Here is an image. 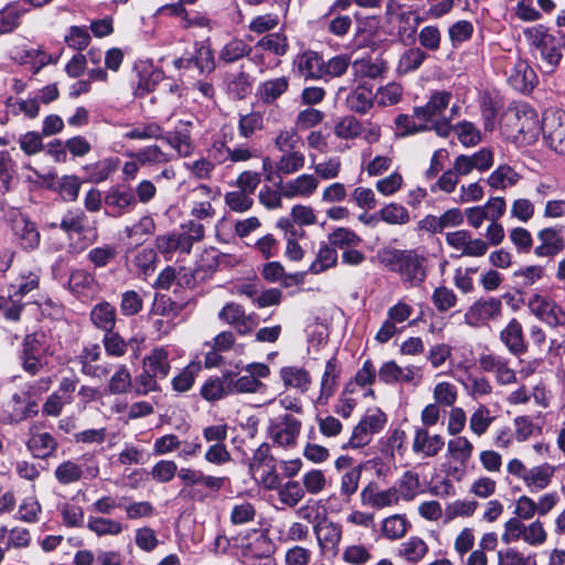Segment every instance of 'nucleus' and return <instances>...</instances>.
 I'll list each match as a JSON object with an SVG mask.
<instances>
[{
	"instance_id": "obj_1",
	"label": "nucleus",
	"mask_w": 565,
	"mask_h": 565,
	"mask_svg": "<svg viewBox=\"0 0 565 565\" xmlns=\"http://www.w3.org/2000/svg\"><path fill=\"white\" fill-rule=\"evenodd\" d=\"M175 475L183 484L179 495L201 503L210 497V492L221 491L228 480L226 477L205 475L202 470L191 467L179 469L172 460H160L150 470L151 478L160 483L170 482Z\"/></svg>"
},
{
	"instance_id": "obj_2",
	"label": "nucleus",
	"mask_w": 565,
	"mask_h": 565,
	"mask_svg": "<svg viewBox=\"0 0 565 565\" xmlns=\"http://www.w3.org/2000/svg\"><path fill=\"white\" fill-rule=\"evenodd\" d=\"M379 258L390 270L399 274L402 281L411 287L419 286L426 278L425 258L415 250L383 249Z\"/></svg>"
},
{
	"instance_id": "obj_3",
	"label": "nucleus",
	"mask_w": 565,
	"mask_h": 565,
	"mask_svg": "<svg viewBox=\"0 0 565 565\" xmlns=\"http://www.w3.org/2000/svg\"><path fill=\"white\" fill-rule=\"evenodd\" d=\"M547 537V531L540 519L524 523L520 519L510 518L504 523L503 533L501 534V541L507 545L522 541L532 547L544 545Z\"/></svg>"
},
{
	"instance_id": "obj_4",
	"label": "nucleus",
	"mask_w": 565,
	"mask_h": 565,
	"mask_svg": "<svg viewBox=\"0 0 565 565\" xmlns=\"http://www.w3.org/2000/svg\"><path fill=\"white\" fill-rule=\"evenodd\" d=\"M451 99V94L445 90H438L431 94L428 102L424 106H419L422 115L428 124H431V129L439 136L446 137L450 131V121L457 114V106L450 108V116H447V109Z\"/></svg>"
},
{
	"instance_id": "obj_5",
	"label": "nucleus",
	"mask_w": 565,
	"mask_h": 565,
	"mask_svg": "<svg viewBox=\"0 0 565 565\" xmlns=\"http://www.w3.org/2000/svg\"><path fill=\"white\" fill-rule=\"evenodd\" d=\"M504 125L511 137L527 143L533 142L542 129L537 113L530 107L505 114Z\"/></svg>"
},
{
	"instance_id": "obj_6",
	"label": "nucleus",
	"mask_w": 565,
	"mask_h": 565,
	"mask_svg": "<svg viewBox=\"0 0 565 565\" xmlns=\"http://www.w3.org/2000/svg\"><path fill=\"white\" fill-rule=\"evenodd\" d=\"M301 429L300 419L291 414H284L269 420L268 435L275 446L292 449L298 444Z\"/></svg>"
},
{
	"instance_id": "obj_7",
	"label": "nucleus",
	"mask_w": 565,
	"mask_h": 565,
	"mask_svg": "<svg viewBox=\"0 0 565 565\" xmlns=\"http://www.w3.org/2000/svg\"><path fill=\"white\" fill-rule=\"evenodd\" d=\"M47 338L44 332H33L28 334L22 343V366L23 370L35 375L43 366L42 359L50 354Z\"/></svg>"
},
{
	"instance_id": "obj_8",
	"label": "nucleus",
	"mask_w": 565,
	"mask_h": 565,
	"mask_svg": "<svg viewBox=\"0 0 565 565\" xmlns=\"http://www.w3.org/2000/svg\"><path fill=\"white\" fill-rule=\"evenodd\" d=\"M386 420V415L382 411H369L353 428L348 446L355 449L366 446L372 440L373 435L384 428Z\"/></svg>"
},
{
	"instance_id": "obj_9",
	"label": "nucleus",
	"mask_w": 565,
	"mask_h": 565,
	"mask_svg": "<svg viewBox=\"0 0 565 565\" xmlns=\"http://www.w3.org/2000/svg\"><path fill=\"white\" fill-rule=\"evenodd\" d=\"M542 130L546 146L556 154L565 157V111L546 113Z\"/></svg>"
},
{
	"instance_id": "obj_10",
	"label": "nucleus",
	"mask_w": 565,
	"mask_h": 565,
	"mask_svg": "<svg viewBox=\"0 0 565 565\" xmlns=\"http://www.w3.org/2000/svg\"><path fill=\"white\" fill-rule=\"evenodd\" d=\"M445 239L452 249L458 252V257H482L488 252L487 242L479 237H472L467 230L449 232Z\"/></svg>"
},
{
	"instance_id": "obj_11",
	"label": "nucleus",
	"mask_w": 565,
	"mask_h": 565,
	"mask_svg": "<svg viewBox=\"0 0 565 565\" xmlns=\"http://www.w3.org/2000/svg\"><path fill=\"white\" fill-rule=\"evenodd\" d=\"M379 379L385 384H413L417 386L422 383L423 375L418 366L402 367L395 361H387L381 365Z\"/></svg>"
},
{
	"instance_id": "obj_12",
	"label": "nucleus",
	"mask_w": 565,
	"mask_h": 565,
	"mask_svg": "<svg viewBox=\"0 0 565 565\" xmlns=\"http://www.w3.org/2000/svg\"><path fill=\"white\" fill-rule=\"evenodd\" d=\"M527 306L532 315L552 328L564 321V309L551 298L535 294Z\"/></svg>"
},
{
	"instance_id": "obj_13",
	"label": "nucleus",
	"mask_w": 565,
	"mask_h": 565,
	"mask_svg": "<svg viewBox=\"0 0 565 565\" xmlns=\"http://www.w3.org/2000/svg\"><path fill=\"white\" fill-rule=\"evenodd\" d=\"M502 302L498 298L479 299L465 313V322L471 327H480L501 316Z\"/></svg>"
},
{
	"instance_id": "obj_14",
	"label": "nucleus",
	"mask_w": 565,
	"mask_h": 565,
	"mask_svg": "<svg viewBox=\"0 0 565 565\" xmlns=\"http://www.w3.org/2000/svg\"><path fill=\"white\" fill-rule=\"evenodd\" d=\"M480 369L492 373L500 385H509L516 382V373L509 365V360L495 353H481L479 356Z\"/></svg>"
},
{
	"instance_id": "obj_15",
	"label": "nucleus",
	"mask_w": 565,
	"mask_h": 565,
	"mask_svg": "<svg viewBox=\"0 0 565 565\" xmlns=\"http://www.w3.org/2000/svg\"><path fill=\"white\" fill-rule=\"evenodd\" d=\"M318 545L322 553L335 555L342 540V526L327 519L313 526Z\"/></svg>"
},
{
	"instance_id": "obj_16",
	"label": "nucleus",
	"mask_w": 565,
	"mask_h": 565,
	"mask_svg": "<svg viewBox=\"0 0 565 565\" xmlns=\"http://www.w3.org/2000/svg\"><path fill=\"white\" fill-rule=\"evenodd\" d=\"M445 440L438 434H430L428 428L415 427L412 450L423 458L436 457L444 448Z\"/></svg>"
},
{
	"instance_id": "obj_17",
	"label": "nucleus",
	"mask_w": 565,
	"mask_h": 565,
	"mask_svg": "<svg viewBox=\"0 0 565 565\" xmlns=\"http://www.w3.org/2000/svg\"><path fill=\"white\" fill-rule=\"evenodd\" d=\"M217 193L209 185L200 184L191 191V209L190 214L198 220H212L215 210L212 201L216 199Z\"/></svg>"
},
{
	"instance_id": "obj_18",
	"label": "nucleus",
	"mask_w": 565,
	"mask_h": 565,
	"mask_svg": "<svg viewBox=\"0 0 565 565\" xmlns=\"http://www.w3.org/2000/svg\"><path fill=\"white\" fill-rule=\"evenodd\" d=\"M319 188V179L315 174L302 173L282 183V194L287 200L309 199Z\"/></svg>"
},
{
	"instance_id": "obj_19",
	"label": "nucleus",
	"mask_w": 565,
	"mask_h": 565,
	"mask_svg": "<svg viewBox=\"0 0 565 565\" xmlns=\"http://www.w3.org/2000/svg\"><path fill=\"white\" fill-rule=\"evenodd\" d=\"M105 213L110 217H120L131 212L137 205V199L130 191L111 189L105 195Z\"/></svg>"
},
{
	"instance_id": "obj_20",
	"label": "nucleus",
	"mask_w": 565,
	"mask_h": 565,
	"mask_svg": "<svg viewBox=\"0 0 565 565\" xmlns=\"http://www.w3.org/2000/svg\"><path fill=\"white\" fill-rule=\"evenodd\" d=\"M540 244L535 247L534 254L537 257H554L565 248V239L561 228L545 227L537 232Z\"/></svg>"
},
{
	"instance_id": "obj_21",
	"label": "nucleus",
	"mask_w": 565,
	"mask_h": 565,
	"mask_svg": "<svg viewBox=\"0 0 565 565\" xmlns=\"http://www.w3.org/2000/svg\"><path fill=\"white\" fill-rule=\"evenodd\" d=\"M12 231L19 245L25 250L35 249L40 244L36 225L22 214L12 220Z\"/></svg>"
},
{
	"instance_id": "obj_22",
	"label": "nucleus",
	"mask_w": 565,
	"mask_h": 565,
	"mask_svg": "<svg viewBox=\"0 0 565 565\" xmlns=\"http://www.w3.org/2000/svg\"><path fill=\"white\" fill-rule=\"evenodd\" d=\"M388 71L387 62L381 57H362L352 61V74L355 81L381 79Z\"/></svg>"
},
{
	"instance_id": "obj_23",
	"label": "nucleus",
	"mask_w": 565,
	"mask_h": 565,
	"mask_svg": "<svg viewBox=\"0 0 565 565\" xmlns=\"http://www.w3.org/2000/svg\"><path fill=\"white\" fill-rule=\"evenodd\" d=\"M295 66L306 81H321L323 77V57L316 51H305L295 58Z\"/></svg>"
},
{
	"instance_id": "obj_24",
	"label": "nucleus",
	"mask_w": 565,
	"mask_h": 565,
	"mask_svg": "<svg viewBox=\"0 0 565 565\" xmlns=\"http://www.w3.org/2000/svg\"><path fill=\"white\" fill-rule=\"evenodd\" d=\"M341 373V366L335 358L327 361L323 374L320 381V393L316 399V404L326 405L328 399L334 395Z\"/></svg>"
},
{
	"instance_id": "obj_25",
	"label": "nucleus",
	"mask_w": 565,
	"mask_h": 565,
	"mask_svg": "<svg viewBox=\"0 0 565 565\" xmlns=\"http://www.w3.org/2000/svg\"><path fill=\"white\" fill-rule=\"evenodd\" d=\"M218 319L233 326L241 334L253 330L254 322L250 316H246L244 308L236 302L226 303L218 312Z\"/></svg>"
},
{
	"instance_id": "obj_26",
	"label": "nucleus",
	"mask_w": 565,
	"mask_h": 565,
	"mask_svg": "<svg viewBox=\"0 0 565 565\" xmlns=\"http://www.w3.org/2000/svg\"><path fill=\"white\" fill-rule=\"evenodd\" d=\"M279 377L286 388H294L301 394L307 393L312 383L309 371L297 365L281 367Z\"/></svg>"
},
{
	"instance_id": "obj_27",
	"label": "nucleus",
	"mask_w": 565,
	"mask_h": 565,
	"mask_svg": "<svg viewBox=\"0 0 565 565\" xmlns=\"http://www.w3.org/2000/svg\"><path fill=\"white\" fill-rule=\"evenodd\" d=\"M26 446L35 458L45 459L56 451L58 444L52 434L39 431L33 427Z\"/></svg>"
},
{
	"instance_id": "obj_28",
	"label": "nucleus",
	"mask_w": 565,
	"mask_h": 565,
	"mask_svg": "<svg viewBox=\"0 0 565 565\" xmlns=\"http://www.w3.org/2000/svg\"><path fill=\"white\" fill-rule=\"evenodd\" d=\"M500 340L513 355H521L527 350L522 324L515 318L511 319L500 332Z\"/></svg>"
},
{
	"instance_id": "obj_29",
	"label": "nucleus",
	"mask_w": 565,
	"mask_h": 565,
	"mask_svg": "<svg viewBox=\"0 0 565 565\" xmlns=\"http://www.w3.org/2000/svg\"><path fill=\"white\" fill-rule=\"evenodd\" d=\"M556 468L547 462L529 468L523 484L530 492L543 491L550 487Z\"/></svg>"
},
{
	"instance_id": "obj_30",
	"label": "nucleus",
	"mask_w": 565,
	"mask_h": 565,
	"mask_svg": "<svg viewBox=\"0 0 565 565\" xmlns=\"http://www.w3.org/2000/svg\"><path fill=\"white\" fill-rule=\"evenodd\" d=\"M375 103L374 93L365 84H359L345 98V106L349 110L364 115L373 107Z\"/></svg>"
},
{
	"instance_id": "obj_31",
	"label": "nucleus",
	"mask_w": 565,
	"mask_h": 565,
	"mask_svg": "<svg viewBox=\"0 0 565 565\" xmlns=\"http://www.w3.org/2000/svg\"><path fill=\"white\" fill-rule=\"evenodd\" d=\"M419 113V107H415L413 114H401L396 117L395 125L399 136L405 137L427 130H433L431 124H428L424 115Z\"/></svg>"
},
{
	"instance_id": "obj_32",
	"label": "nucleus",
	"mask_w": 565,
	"mask_h": 565,
	"mask_svg": "<svg viewBox=\"0 0 565 565\" xmlns=\"http://www.w3.org/2000/svg\"><path fill=\"white\" fill-rule=\"evenodd\" d=\"M169 356L170 352L166 347L152 349L143 358L142 364L145 370H148L150 374L157 375L161 380L166 379L171 370Z\"/></svg>"
},
{
	"instance_id": "obj_33",
	"label": "nucleus",
	"mask_w": 565,
	"mask_h": 565,
	"mask_svg": "<svg viewBox=\"0 0 565 565\" xmlns=\"http://www.w3.org/2000/svg\"><path fill=\"white\" fill-rule=\"evenodd\" d=\"M160 139H163L174 149L179 157L191 156L195 148L188 127L175 128L173 131H168L164 136L161 134Z\"/></svg>"
},
{
	"instance_id": "obj_34",
	"label": "nucleus",
	"mask_w": 565,
	"mask_h": 565,
	"mask_svg": "<svg viewBox=\"0 0 565 565\" xmlns=\"http://www.w3.org/2000/svg\"><path fill=\"white\" fill-rule=\"evenodd\" d=\"M288 87L289 77L280 76L270 78L259 84L257 88V96L263 103L273 104L288 90Z\"/></svg>"
},
{
	"instance_id": "obj_35",
	"label": "nucleus",
	"mask_w": 565,
	"mask_h": 565,
	"mask_svg": "<svg viewBox=\"0 0 565 565\" xmlns=\"http://www.w3.org/2000/svg\"><path fill=\"white\" fill-rule=\"evenodd\" d=\"M90 321L97 329L105 332L113 331L116 324L115 307L107 301L98 302L90 311Z\"/></svg>"
},
{
	"instance_id": "obj_36",
	"label": "nucleus",
	"mask_w": 565,
	"mask_h": 565,
	"mask_svg": "<svg viewBox=\"0 0 565 565\" xmlns=\"http://www.w3.org/2000/svg\"><path fill=\"white\" fill-rule=\"evenodd\" d=\"M475 447L466 436H455L447 443V452L451 460L460 466H467L470 461Z\"/></svg>"
},
{
	"instance_id": "obj_37",
	"label": "nucleus",
	"mask_w": 565,
	"mask_h": 565,
	"mask_svg": "<svg viewBox=\"0 0 565 565\" xmlns=\"http://www.w3.org/2000/svg\"><path fill=\"white\" fill-rule=\"evenodd\" d=\"M533 56L537 63L539 68L546 74H552L558 66L562 52L558 47L556 40L553 43L546 45L537 52L533 53Z\"/></svg>"
},
{
	"instance_id": "obj_38",
	"label": "nucleus",
	"mask_w": 565,
	"mask_h": 565,
	"mask_svg": "<svg viewBox=\"0 0 565 565\" xmlns=\"http://www.w3.org/2000/svg\"><path fill=\"white\" fill-rule=\"evenodd\" d=\"M350 67L352 68V60L347 53L334 55L327 61L323 60V77L321 81L328 82L340 78L347 74Z\"/></svg>"
},
{
	"instance_id": "obj_39",
	"label": "nucleus",
	"mask_w": 565,
	"mask_h": 565,
	"mask_svg": "<svg viewBox=\"0 0 565 565\" xmlns=\"http://www.w3.org/2000/svg\"><path fill=\"white\" fill-rule=\"evenodd\" d=\"M428 553V545L418 536H412L403 542L398 550L397 555L405 558L407 562L417 564Z\"/></svg>"
},
{
	"instance_id": "obj_40",
	"label": "nucleus",
	"mask_w": 565,
	"mask_h": 565,
	"mask_svg": "<svg viewBox=\"0 0 565 565\" xmlns=\"http://www.w3.org/2000/svg\"><path fill=\"white\" fill-rule=\"evenodd\" d=\"M411 527L409 521L403 514H393L382 521V534L391 541L399 540L405 536Z\"/></svg>"
},
{
	"instance_id": "obj_41",
	"label": "nucleus",
	"mask_w": 565,
	"mask_h": 565,
	"mask_svg": "<svg viewBox=\"0 0 565 565\" xmlns=\"http://www.w3.org/2000/svg\"><path fill=\"white\" fill-rule=\"evenodd\" d=\"M227 395H231L227 373L222 379H209L201 387V396L209 402L222 399Z\"/></svg>"
},
{
	"instance_id": "obj_42",
	"label": "nucleus",
	"mask_w": 565,
	"mask_h": 565,
	"mask_svg": "<svg viewBox=\"0 0 565 565\" xmlns=\"http://www.w3.org/2000/svg\"><path fill=\"white\" fill-rule=\"evenodd\" d=\"M289 49L288 39L284 33L276 32L263 36L255 45L256 51H266L276 56H284Z\"/></svg>"
},
{
	"instance_id": "obj_43",
	"label": "nucleus",
	"mask_w": 565,
	"mask_h": 565,
	"mask_svg": "<svg viewBox=\"0 0 565 565\" xmlns=\"http://www.w3.org/2000/svg\"><path fill=\"white\" fill-rule=\"evenodd\" d=\"M510 79L516 88L532 89L537 83V76L533 68L525 61H518L514 65Z\"/></svg>"
},
{
	"instance_id": "obj_44",
	"label": "nucleus",
	"mask_w": 565,
	"mask_h": 565,
	"mask_svg": "<svg viewBox=\"0 0 565 565\" xmlns=\"http://www.w3.org/2000/svg\"><path fill=\"white\" fill-rule=\"evenodd\" d=\"M520 175L508 164L499 166L487 179L489 186L495 190H504L513 186L519 181Z\"/></svg>"
},
{
	"instance_id": "obj_45",
	"label": "nucleus",
	"mask_w": 565,
	"mask_h": 565,
	"mask_svg": "<svg viewBox=\"0 0 565 565\" xmlns=\"http://www.w3.org/2000/svg\"><path fill=\"white\" fill-rule=\"evenodd\" d=\"M395 488L402 500H414L416 495L422 492L418 473L411 470L404 472Z\"/></svg>"
},
{
	"instance_id": "obj_46",
	"label": "nucleus",
	"mask_w": 565,
	"mask_h": 565,
	"mask_svg": "<svg viewBox=\"0 0 565 565\" xmlns=\"http://www.w3.org/2000/svg\"><path fill=\"white\" fill-rule=\"evenodd\" d=\"M305 164V154L301 151L294 150L282 152V156L276 163V170L280 174L290 175L303 169Z\"/></svg>"
},
{
	"instance_id": "obj_47",
	"label": "nucleus",
	"mask_w": 565,
	"mask_h": 565,
	"mask_svg": "<svg viewBox=\"0 0 565 565\" xmlns=\"http://www.w3.org/2000/svg\"><path fill=\"white\" fill-rule=\"evenodd\" d=\"M87 529L97 536H116L122 532L124 526L117 520L90 515L87 521Z\"/></svg>"
},
{
	"instance_id": "obj_48",
	"label": "nucleus",
	"mask_w": 565,
	"mask_h": 565,
	"mask_svg": "<svg viewBox=\"0 0 565 565\" xmlns=\"http://www.w3.org/2000/svg\"><path fill=\"white\" fill-rule=\"evenodd\" d=\"M493 420L490 409L481 404L470 415L469 429L475 436L481 437L488 431Z\"/></svg>"
},
{
	"instance_id": "obj_49",
	"label": "nucleus",
	"mask_w": 565,
	"mask_h": 565,
	"mask_svg": "<svg viewBox=\"0 0 565 565\" xmlns=\"http://www.w3.org/2000/svg\"><path fill=\"white\" fill-rule=\"evenodd\" d=\"M118 255L116 245L103 244L88 250L87 259L92 263L94 268H105L113 263Z\"/></svg>"
},
{
	"instance_id": "obj_50",
	"label": "nucleus",
	"mask_w": 565,
	"mask_h": 565,
	"mask_svg": "<svg viewBox=\"0 0 565 565\" xmlns=\"http://www.w3.org/2000/svg\"><path fill=\"white\" fill-rule=\"evenodd\" d=\"M118 168V159L106 158L94 164L86 166L88 179L93 183H99L107 180Z\"/></svg>"
},
{
	"instance_id": "obj_51",
	"label": "nucleus",
	"mask_w": 565,
	"mask_h": 565,
	"mask_svg": "<svg viewBox=\"0 0 565 565\" xmlns=\"http://www.w3.org/2000/svg\"><path fill=\"white\" fill-rule=\"evenodd\" d=\"M40 277L34 271L20 275L9 287V298H22L39 287Z\"/></svg>"
},
{
	"instance_id": "obj_52",
	"label": "nucleus",
	"mask_w": 565,
	"mask_h": 565,
	"mask_svg": "<svg viewBox=\"0 0 565 565\" xmlns=\"http://www.w3.org/2000/svg\"><path fill=\"white\" fill-rule=\"evenodd\" d=\"M131 262L139 273L148 275L156 268L157 253L153 248L142 247L130 250Z\"/></svg>"
},
{
	"instance_id": "obj_53",
	"label": "nucleus",
	"mask_w": 565,
	"mask_h": 565,
	"mask_svg": "<svg viewBox=\"0 0 565 565\" xmlns=\"http://www.w3.org/2000/svg\"><path fill=\"white\" fill-rule=\"evenodd\" d=\"M338 253L332 245H322L316 256V259L310 265L309 271L311 274H320L337 265Z\"/></svg>"
},
{
	"instance_id": "obj_54",
	"label": "nucleus",
	"mask_w": 565,
	"mask_h": 565,
	"mask_svg": "<svg viewBox=\"0 0 565 565\" xmlns=\"http://www.w3.org/2000/svg\"><path fill=\"white\" fill-rule=\"evenodd\" d=\"M312 159V169L317 178L322 180L337 179L342 170V160L338 156L329 157L321 162L315 163V157Z\"/></svg>"
},
{
	"instance_id": "obj_55",
	"label": "nucleus",
	"mask_w": 565,
	"mask_h": 565,
	"mask_svg": "<svg viewBox=\"0 0 565 565\" xmlns=\"http://www.w3.org/2000/svg\"><path fill=\"white\" fill-rule=\"evenodd\" d=\"M362 467L355 466L347 470L340 478V495L349 502L351 497L358 491Z\"/></svg>"
},
{
	"instance_id": "obj_56",
	"label": "nucleus",
	"mask_w": 565,
	"mask_h": 565,
	"mask_svg": "<svg viewBox=\"0 0 565 565\" xmlns=\"http://www.w3.org/2000/svg\"><path fill=\"white\" fill-rule=\"evenodd\" d=\"M250 51V46L243 40L233 39L222 47L218 58L225 63H234L248 55Z\"/></svg>"
},
{
	"instance_id": "obj_57",
	"label": "nucleus",
	"mask_w": 565,
	"mask_h": 565,
	"mask_svg": "<svg viewBox=\"0 0 565 565\" xmlns=\"http://www.w3.org/2000/svg\"><path fill=\"white\" fill-rule=\"evenodd\" d=\"M228 375V383L231 394H245V393H257L265 388V384L262 381H257L253 375L244 374L236 380H233L231 373Z\"/></svg>"
},
{
	"instance_id": "obj_58",
	"label": "nucleus",
	"mask_w": 565,
	"mask_h": 565,
	"mask_svg": "<svg viewBox=\"0 0 565 565\" xmlns=\"http://www.w3.org/2000/svg\"><path fill=\"white\" fill-rule=\"evenodd\" d=\"M434 402L443 407H452L458 398V390L455 384L443 381L433 388Z\"/></svg>"
},
{
	"instance_id": "obj_59",
	"label": "nucleus",
	"mask_w": 565,
	"mask_h": 565,
	"mask_svg": "<svg viewBox=\"0 0 565 565\" xmlns=\"http://www.w3.org/2000/svg\"><path fill=\"white\" fill-rule=\"evenodd\" d=\"M403 95V87L401 84L392 82L385 86H381L374 94L375 103L380 107H386L397 104Z\"/></svg>"
},
{
	"instance_id": "obj_60",
	"label": "nucleus",
	"mask_w": 565,
	"mask_h": 565,
	"mask_svg": "<svg viewBox=\"0 0 565 565\" xmlns=\"http://www.w3.org/2000/svg\"><path fill=\"white\" fill-rule=\"evenodd\" d=\"M426 56V53L419 47H412L406 50L402 54L397 65L398 74H407L416 71L423 64Z\"/></svg>"
},
{
	"instance_id": "obj_61",
	"label": "nucleus",
	"mask_w": 565,
	"mask_h": 565,
	"mask_svg": "<svg viewBox=\"0 0 565 565\" xmlns=\"http://www.w3.org/2000/svg\"><path fill=\"white\" fill-rule=\"evenodd\" d=\"M330 245L334 248L348 249L361 243V238L352 230L338 227L328 236Z\"/></svg>"
},
{
	"instance_id": "obj_62",
	"label": "nucleus",
	"mask_w": 565,
	"mask_h": 565,
	"mask_svg": "<svg viewBox=\"0 0 565 565\" xmlns=\"http://www.w3.org/2000/svg\"><path fill=\"white\" fill-rule=\"evenodd\" d=\"M88 224V218L83 211H68L61 221V228L67 234H82Z\"/></svg>"
},
{
	"instance_id": "obj_63",
	"label": "nucleus",
	"mask_w": 565,
	"mask_h": 565,
	"mask_svg": "<svg viewBox=\"0 0 565 565\" xmlns=\"http://www.w3.org/2000/svg\"><path fill=\"white\" fill-rule=\"evenodd\" d=\"M305 490L298 481H287L278 490V498L287 507H296L303 498Z\"/></svg>"
},
{
	"instance_id": "obj_64",
	"label": "nucleus",
	"mask_w": 565,
	"mask_h": 565,
	"mask_svg": "<svg viewBox=\"0 0 565 565\" xmlns=\"http://www.w3.org/2000/svg\"><path fill=\"white\" fill-rule=\"evenodd\" d=\"M498 565H536L531 555H524L516 547H507L498 552Z\"/></svg>"
}]
</instances>
